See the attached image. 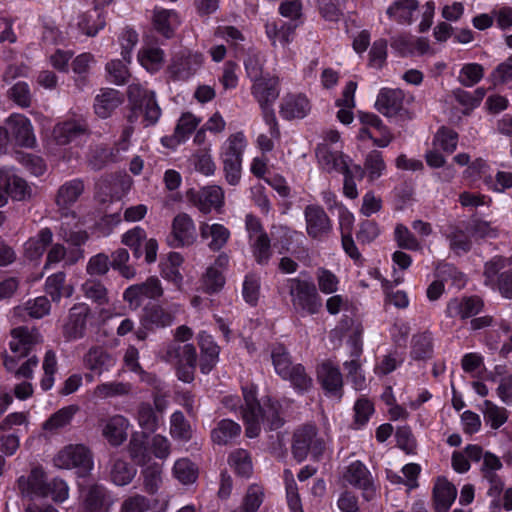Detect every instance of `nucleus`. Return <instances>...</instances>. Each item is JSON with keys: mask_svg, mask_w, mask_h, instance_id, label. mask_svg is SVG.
Masks as SVG:
<instances>
[{"mask_svg": "<svg viewBox=\"0 0 512 512\" xmlns=\"http://www.w3.org/2000/svg\"><path fill=\"white\" fill-rule=\"evenodd\" d=\"M243 398L245 407L242 408V417L248 438L257 437L261 432V425L269 430H277L284 425V411L279 401L268 399L260 405L254 386L243 388Z\"/></svg>", "mask_w": 512, "mask_h": 512, "instance_id": "f257e3e1", "label": "nucleus"}, {"mask_svg": "<svg viewBox=\"0 0 512 512\" xmlns=\"http://www.w3.org/2000/svg\"><path fill=\"white\" fill-rule=\"evenodd\" d=\"M157 357L175 368L180 381L191 383L194 380L198 355L193 344H181L178 341L166 342L160 347Z\"/></svg>", "mask_w": 512, "mask_h": 512, "instance_id": "f03ea898", "label": "nucleus"}, {"mask_svg": "<svg viewBox=\"0 0 512 512\" xmlns=\"http://www.w3.org/2000/svg\"><path fill=\"white\" fill-rule=\"evenodd\" d=\"M284 286L289 293L295 312L313 315L322 308V299L312 281L298 277L289 278Z\"/></svg>", "mask_w": 512, "mask_h": 512, "instance_id": "7ed1b4c3", "label": "nucleus"}, {"mask_svg": "<svg viewBox=\"0 0 512 512\" xmlns=\"http://www.w3.org/2000/svg\"><path fill=\"white\" fill-rule=\"evenodd\" d=\"M279 83L276 77H264L256 80L252 86V94L264 113V119L273 137H280V130L271 106L279 97Z\"/></svg>", "mask_w": 512, "mask_h": 512, "instance_id": "20e7f679", "label": "nucleus"}, {"mask_svg": "<svg viewBox=\"0 0 512 512\" xmlns=\"http://www.w3.org/2000/svg\"><path fill=\"white\" fill-rule=\"evenodd\" d=\"M324 450V440L314 425H303L294 432L292 454L298 462L304 461L309 455L318 460Z\"/></svg>", "mask_w": 512, "mask_h": 512, "instance_id": "39448f33", "label": "nucleus"}, {"mask_svg": "<svg viewBox=\"0 0 512 512\" xmlns=\"http://www.w3.org/2000/svg\"><path fill=\"white\" fill-rule=\"evenodd\" d=\"M512 265V257L495 256L485 264L484 283L497 290L504 298L512 299V268L500 272L506 266Z\"/></svg>", "mask_w": 512, "mask_h": 512, "instance_id": "423d86ee", "label": "nucleus"}, {"mask_svg": "<svg viewBox=\"0 0 512 512\" xmlns=\"http://www.w3.org/2000/svg\"><path fill=\"white\" fill-rule=\"evenodd\" d=\"M54 464L61 469L76 468L81 476H85L93 468L92 454L82 444H71L58 452L54 458Z\"/></svg>", "mask_w": 512, "mask_h": 512, "instance_id": "0eeeda50", "label": "nucleus"}, {"mask_svg": "<svg viewBox=\"0 0 512 512\" xmlns=\"http://www.w3.org/2000/svg\"><path fill=\"white\" fill-rule=\"evenodd\" d=\"M127 94L133 106L139 108L143 113L145 126H151L158 122L161 109L153 91H148L138 83H132L128 86Z\"/></svg>", "mask_w": 512, "mask_h": 512, "instance_id": "6e6552de", "label": "nucleus"}, {"mask_svg": "<svg viewBox=\"0 0 512 512\" xmlns=\"http://www.w3.org/2000/svg\"><path fill=\"white\" fill-rule=\"evenodd\" d=\"M197 240V231L192 217L185 213H178L172 220L171 232L167 237L168 245L172 248L188 247Z\"/></svg>", "mask_w": 512, "mask_h": 512, "instance_id": "1a4fd4ad", "label": "nucleus"}, {"mask_svg": "<svg viewBox=\"0 0 512 512\" xmlns=\"http://www.w3.org/2000/svg\"><path fill=\"white\" fill-rule=\"evenodd\" d=\"M307 235L315 240H323L332 232V221L323 207L310 204L304 209Z\"/></svg>", "mask_w": 512, "mask_h": 512, "instance_id": "9d476101", "label": "nucleus"}, {"mask_svg": "<svg viewBox=\"0 0 512 512\" xmlns=\"http://www.w3.org/2000/svg\"><path fill=\"white\" fill-rule=\"evenodd\" d=\"M343 478L348 484L361 489L365 500L370 501L375 498L376 487L374 481L371 473L362 462H352L347 467Z\"/></svg>", "mask_w": 512, "mask_h": 512, "instance_id": "9b49d317", "label": "nucleus"}, {"mask_svg": "<svg viewBox=\"0 0 512 512\" xmlns=\"http://www.w3.org/2000/svg\"><path fill=\"white\" fill-rule=\"evenodd\" d=\"M84 182L81 179H73L61 185L56 194V205L61 211L62 219L75 221L76 214L69 211V207L76 203L84 192Z\"/></svg>", "mask_w": 512, "mask_h": 512, "instance_id": "f8f14e48", "label": "nucleus"}, {"mask_svg": "<svg viewBox=\"0 0 512 512\" xmlns=\"http://www.w3.org/2000/svg\"><path fill=\"white\" fill-rule=\"evenodd\" d=\"M202 63L201 54L184 51L173 57L168 71L174 80H187L200 69Z\"/></svg>", "mask_w": 512, "mask_h": 512, "instance_id": "ddd939ff", "label": "nucleus"}, {"mask_svg": "<svg viewBox=\"0 0 512 512\" xmlns=\"http://www.w3.org/2000/svg\"><path fill=\"white\" fill-rule=\"evenodd\" d=\"M90 308L84 303L73 305L62 327V333L67 341L81 339L85 335L87 317Z\"/></svg>", "mask_w": 512, "mask_h": 512, "instance_id": "4468645a", "label": "nucleus"}, {"mask_svg": "<svg viewBox=\"0 0 512 512\" xmlns=\"http://www.w3.org/2000/svg\"><path fill=\"white\" fill-rule=\"evenodd\" d=\"M188 200L204 214L210 213L212 209H218L223 204L224 193L221 187L213 185L203 187L196 191H187Z\"/></svg>", "mask_w": 512, "mask_h": 512, "instance_id": "2eb2a0df", "label": "nucleus"}, {"mask_svg": "<svg viewBox=\"0 0 512 512\" xmlns=\"http://www.w3.org/2000/svg\"><path fill=\"white\" fill-rule=\"evenodd\" d=\"M42 342V336L36 328L26 326L11 330L10 349L19 358L28 356L33 347Z\"/></svg>", "mask_w": 512, "mask_h": 512, "instance_id": "dca6fc26", "label": "nucleus"}, {"mask_svg": "<svg viewBox=\"0 0 512 512\" xmlns=\"http://www.w3.org/2000/svg\"><path fill=\"white\" fill-rule=\"evenodd\" d=\"M317 380L325 392L341 398L343 394V377L340 369L330 361H325L317 367Z\"/></svg>", "mask_w": 512, "mask_h": 512, "instance_id": "f3484780", "label": "nucleus"}, {"mask_svg": "<svg viewBox=\"0 0 512 512\" xmlns=\"http://www.w3.org/2000/svg\"><path fill=\"white\" fill-rule=\"evenodd\" d=\"M82 363L86 370L101 376L115 365L116 359L104 347L94 345L83 355Z\"/></svg>", "mask_w": 512, "mask_h": 512, "instance_id": "a211bd4d", "label": "nucleus"}, {"mask_svg": "<svg viewBox=\"0 0 512 512\" xmlns=\"http://www.w3.org/2000/svg\"><path fill=\"white\" fill-rule=\"evenodd\" d=\"M6 126L10 137L19 146L32 147L35 142V135L30 120L21 114H12L6 120Z\"/></svg>", "mask_w": 512, "mask_h": 512, "instance_id": "6ab92c4d", "label": "nucleus"}, {"mask_svg": "<svg viewBox=\"0 0 512 512\" xmlns=\"http://www.w3.org/2000/svg\"><path fill=\"white\" fill-rule=\"evenodd\" d=\"M318 164L328 173L347 172L349 169L346 157L340 151H333L327 143L319 144L315 151Z\"/></svg>", "mask_w": 512, "mask_h": 512, "instance_id": "aec40b11", "label": "nucleus"}, {"mask_svg": "<svg viewBox=\"0 0 512 512\" xmlns=\"http://www.w3.org/2000/svg\"><path fill=\"white\" fill-rule=\"evenodd\" d=\"M404 105V93L400 89L382 88L375 102V108L386 117L400 114Z\"/></svg>", "mask_w": 512, "mask_h": 512, "instance_id": "412c9836", "label": "nucleus"}, {"mask_svg": "<svg viewBox=\"0 0 512 512\" xmlns=\"http://www.w3.org/2000/svg\"><path fill=\"white\" fill-rule=\"evenodd\" d=\"M87 133L88 124L82 118L63 121L53 129L54 139L60 145H66Z\"/></svg>", "mask_w": 512, "mask_h": 512, "instance_id": "4be33fe9", "label": "nucleus"}, {"mask_svg": "<svg viewBox=\"0 0 512 512\" xmlns=\"http://www.w3.org/2000/svg\"><path fill=\"white\" fill-rule=\"evenodd\" d=\"M311 110L308 98L303 94H288L283 97L280 105V115L287 120L302 119Z\"/></svg>", "mask_w": 512, "mask_h": 512, "instance_id": "5701e85b", "label": "nucleus"}, {"mask_svg": "<svg viewBox=\"0 0 512 512\" xmlns=\"http://www.w3.org/2000/svg\"><path fill=\"white\" fill-rule=\"evenodd\" d=\"M46 484L45 472L41 467H34L29 475H22L17 480V487L23 496L46 497Z\"/></svg>", "mask_w": 512, "mask_h": 512, "instance_id": "b1692460", "label": "nucleus"}, {"mask_svg": "<svg viewBox=\"0 0 512 512\" xmlns=\"http://www.w3.org/2000/svg\"><path fill=\"white\" fill-rule=\"evenodd\" d=\"M483 308V301L477 296L453 298L446 308L448 317H460L467 319L477 315Z\"/></svg>", "mask_w": 512, "mask_h": 512, "instance_id": "393cba45", "label": "nucleus"}, {"mask_svg": "<svg viewBox=\"0 0 512 512\" xmlns=\"http://www.w3.org/2000/svg\"><path fill=\"white\" fill-rule=\"evenodd\" d=\"M129 421L122 415H113L102 421V435L112 446H120L127 439Z\"/></svg>", "mask_w": 512, "mask_h": 512, "instance_id": "a878e982", "label": "nucleus"}, {"mask_svg": "<svg viewBox=\"0 0 512 512\" xmlns=\"http://www.w3.org/2000/svg\"><path fill=\"white\" fill-rule=\"evenodd\" d=\"M198 345L201 349L200 369L204 374L209 373L216 365L219 356V346L211 335L202 331L198 334Z\"/></svg>", "mask_w": 512, "mask_h": 512, "instance_id": "bb28decb", "label": "nucleus"}, {"mask_svg": "<svg viewBox=\"0 0 512 512\" xmlns=\"http://www.w3.org/2000/svg\"><path fill=\"white\" fill-rule=\"evenodd\" d=\"M51 304L46 296H39L33 300H28L24 305L17 306L13 310V316L19 319H25L29 316L33 319H40L50 313Z\"/></svg>", "mask_w": 512, "mask_h": 512, "instance_id": "cd10ccee", "label": "nucleus"}, {"mask_svg": "<svg viewBox=\"0 0 512 512\" xmlns=\"http://www.w3.org/2000/svg\"><path fill=\"white\" fill-rule=\"evenodd\" d=\"M123 102L121 93L115 89L105 88L95 97L94 110L101 118L109 117Z\"/></svg>", "mask_w": 512, "mask_h": 512, "instance_id": "c85d7f7f", "label": "nucleus"}, {"mask_svg": "<svg viewBox=\"0 0 512 512\" xmlns=\"http://www.w3.org/2000/svg\"><path fill=\"white\" fill-rule=\"evenodd\" d=\"M45 291L53 302L58 303L62 297L69 298L73 295L74 286L66 283L64 272H57L46 279Z\"/></svg>", "mask_w": 512, "mask_h": 512, "instance_id": "c756f323", "label": "nucleus"}, {"mask_svg": "<svg viewBox=\"0 0 512 512\" xmlns=\"http://www.w3.org/2000/svg\"><path fill=\"white\" fill-rule=\"evenodd\" d=\"M457 495L453 484L445 479H439L433 489L434 508L437 512H447Z\"/></svg>", "mask_w": 512, "mask_h": 512, "instance_id": "7c9ffc66", "label": "nucleus"}, {"mask_svg": "<svg viewBox=\"0 0 512 512\" xmlns=\"http://www.w3.org/2000/svg\"><path fill=\"white\" fill-rule=\"evenodd\" d=\"M241 426L230 419L220 420L211 431V439L214 444L227 445L240 436Z\"/></svg>", "mask_w": 512, "mask_h": 512, "instance_id": "2f4dec72", "label": "nucleus"}, {"mask_svg": "<svg viewBox=\"0 0 512 512\" xmlns=\"http://www.w3.org/2000/svg\"><path fill=\"white\" fill-rule=\"evenodd\" d=\"M184 262V258L177 252L168 254L165 261L161 262V276L173 283L177 289H181L183 283V275L180 272V267Z\"/></svg>", "mask_w": 512, "mask_h": 512, "instance_id": "473e14b6", "label": "nucleus"}, {"mask_svg": "<svg viewBox=\"0 0 512 512\" xmlns=\"http://www.w3.org/2000/svg\"><path fill=\"white\" fill-rule=\"evenodd\" d=\"M200 234L203 239H211L208 247L213 251H218L227 243L230 232L222 224L202 223L200 225Z\"/></svg>", "mask_w": 512, "mask_h": 512, "instance_id": "72a5a7b5", "label": "nucleus"}, {"mask_svg": "<svg viewBox=\"0 0 512 512\" xmlns=\"http://www.w3.org/2000/svg\"><path fill=\"white\" fill-rule=\"evenodd\" d=\"M247 146L243 132L231 134L222 145L221 159L242 162V155Z\"/></svg>", "mask_w": 512, "mask_h": 512, "instance_id": "f704fd0d", "label": "nucleus"}, {"mask_svg": "<svg viewBox=\"0 0 512 512\" xmlns=\"http://www.w3.org/2000/svg\"><path fill=\"white\" fill-rule=\"evenodd\" d=\"M178 24V16L173 10L155 8L153 11L154 28L165 38H171Z\"/></svg>", "mask_w": 512, "mask_h": 512, "instance_id": "c9c22d12", "label": "nucleus"}, {"mask_svg": "<svg viewBox=\"0 0 512 512\" xmlns=\"http://www.w3.org/2000/svg\"><path fill=\"white\" fill-rule=\"evenodd\" d=\"M105 25V18L97 7L83 13L78 22L79 29L89 37L95 36Z\"/></svg>", "mask_w": 512, "mask_h": 512, "instance_id": "e433bc0d", "label": "nucleus"}, {"mask_svg": "<svg viewBox=\"0 0 512 512\" xmlns=\"http://www.w3.org/2000/svg\"><path fill=\"white\" fill-rule=\"evenodd\" d=\"M417 9V0H396L388 7L387 15L400 24H411L412 15Z\"/></svg>", "mask_w": 512, "mask_h": 512, "instance_id": "4c0bfd02", "label": "nucleus"}, {"mask_svg": "<svg viewBox=\"0 0 512 512\" xmlns=\"http://www.w3.org/2000/svg\"><path fill=\"white\" fill-rule=\"evenodd\" d=\"M132 386L127 382H105L98 384L92 391V395L95 399L105 400L113 397L126 396L130 394Z\"/></svg>", "mask_w": 512, "mask_h": 512, "instance_id": "58836bf2", "label": "nucleus"}, {"mask_svg": "<svg viewBox=\"0 0 512 512\" xmlns=\"http://www.w3.org/2000/svg\"><path fill=\"white\" fill-rule=\"evenodd\" d=\"M443 235L449 241V247L454 253L459 255L470 251L472 242L462 228L449 225Z\"/></svg>", "mask_w": 512, "mask_h": 512, "instance_id": "ea45409f", "label": "nucleus"}, {"mask_svg": "<svg viewBox=\"0 0 512 512\" xmlns=\"http://www.w3.org/2000/svg\"><path fill=\"white\" fill-rule=\"evenodd\" d=\"M53 233L50 228L41 229L35 237L30 238L25 243V253L29 259H37L46 250V247L51 244Z\"/></svg>", "mask_w": 512, "mask_h": 512, "instance_id": "a19ab883", "label": "nucleus"}, {"mask_svg": "<svg viewBox=\"0 0 512 512\" xmlns=\"http://www.w3.org/2000/svg\"><path fill=\"white\" fill-rule=\"evenodd\" d=\"M266 34L272 41L273 45L279 43L280 45L288 44L294 35L296 26L287 23L268 22L265 26Z\"/></svg>", "mask_w": 512, "mask_h": 512, "instance_id": "79ce46f5", "label": "nucleus"}, {"mask_svg": "<svg viewBox=\"0 0 512 512\" xmlns=\"http://www.w3.org/2000/svg\"><path fill=\"white\" fill-rule=\"evenodd\" d=\"M77 405H69L61 408L52 414L44 423L43 429L46 431L54 432L70 424L74 415L78 412Z\"/></svg>", "mask_w": 512, "mask_h": 512, "instance_id": "37998d69", "label": "nucleus"}, {"mask_svg": "<svg viewBox=\"0 0 512 512\" xmlns=\"http://www.w3.org/2000/svg\"><path fill=\"white\" fill-rule=\"evenodd\" d=\"M136 475V469L120 458L112 459L110 478L118 486L129 484Z\"/></svg>", "mask_w": 512, "mask_h": 512, "instance_id": "c03bdc74", "label": "nucleus"}, {"mask_svg": "<svg viewBox=\"0 0 512 512\" xmlns=\"http://www.w3.org/2000/svg\"><path fill=\"white\" fill-rule=\"evenodd\" d=\"M432 353V336L429 332H423L413 336L411 350V356L413 359H428L432 356Z\"/></svg>", "mask_w": 512, "mask_h": 512, "instance_id": "a18cd8bd", "label": "nucleus"}, {"mask_svg": "<svg viewBox=\"0 0 512 512\" xmlns=\"http://www.w3.org/2000/svg\"><path fill=\"white\" fill-rule=\"evenodd\" d=\"M72 226L78 228V221L75 219H62L59 235L60 237L72 245L80 246L88 239V234L83 230H73Z\"/></svg>", "mask_w": 512, "mask_h": 512, "instance_id": "49530a36", "label": "nucleus"}, {"mask_svg": "<svg viewBox=\"0 0 512 512\" xmlns=\"http://www.w3.org/2000/svg\"><path fill=\"white\" fill-rule=\"evenodd\" d=\"M364 166L370 182H374L380 178L386 170L382 153L378 150H372L366 155Z\"/></svg>", "mask_w": 512, "mask_h": 512, "instance_id": "de8ad7c7", "label": "nucleus"}, {"mask_svg": "<svg viewBox=\"0 0 512 512\" xmlns=\"http://www.w3.org/2000/svg\"><path fill=\"white\" fill-rule=\"evenodd\" d=\"M251 241V248L256 262L260 265H265L269 262L271 251V240L268 234H259Z\"/></svg>", "mask_w": 512, "mask_h": 512, "instance_id": "09e8293b", "label": "nucleus"}, {"mask_svg": "<svg viewBox=\"0 0 512 512\" xmlns=\"http://www.w3.org/2000/svg\"><path fill=\"white\" fill-rule=\"evenodd\" d=\"M128 452L137 465L143 466L150 460L144 436L133 434L128 444Z\"/></svg>", "mask_w": 512, "mask_h": 512, "instance_id": "8fccbe9b", "label": "nucleus"}, {"mask_svg": "<svg viewBox=\"0 0 512 512\" xmlns=\"http://www.w3.org/2000/svg\"><path fill=\"white\" fill-rule=\"evenodd\" d=\"M272 363L276 373L283 379L289 375L293 364L287 349L283 345L273 347L271 351Z\"/></svg>", "mask_w": 512, "mask_h": 512, "instance_id": "3c124183", "label": "nucleus"}, {"mask_svg": "<svg viewBox=\"0 0 512 512\" xmlns=\"http://www.w3.org/2000/svg\"><path fill=\"white\" fill-rule=\"evenodd\" d=\"M138 59L148 71H157L164 62V52L157 47H145L139 52Z\"/></svg>", "mask_w": 512, "mask_h": 512, "instance_id": "603ef678", "label": "nucleus"}, {"mask_svg": "<svg viewBox=\"0 0 512 512\" xmlns=\"http://www.w3.org/2000/svg\"><path fill=\"white\" fill-rule=\"evenodd\" d=\"M173 319L172 313L159 305H153L145 309L144 321L147 326L166 327L172 324Z\"/></svg>", "mask_w": 512, "mask_h": 512, "instance_id": "864d4df0", "label": "nucleus"}, {"mask_svg": "<svg viewBox=\"0 0 512 512\" xmlns=\"http://www.w3.org/2000/svg\"><path fill=\"white\" fill-rule=\"evenodd\" d=\"M117 161V153L114 149L107 146H96L90 155L89 166L91 169L97 171L104 168L108 163Z\"/></svg>", "mask_w": 512, "mask_h": 512, "instance_id": "5fc2aeb1", "label": "nucleus"}, {"mask_svg": "<svg viewBox=\"0 0 512 512\" xmlns=\"http://www.w3.org/2000/svg\"><path fill=\"white\" fill-rule=\"evenodd\" d=\"M229 464L242 477H248L252 472V461L248 451L237 449L229 456Z\"/></svg>", "mask_w": 512, "mask_h": 512, "instance_id": "6e6d98bb", "label": "nucleus"}, {"mask_svg": "<svg viewBox=\"0 0 512 512\" xmlns=\"http://www.w3.org/2000/svg\"><path fill=\"white\" fill-rule=\"evenodd\" d=\"M200 120L191 113H184L175 127L173 140L174 144H180L199 125Z\"/></svg>", "mask_w": 512, "mask_h": 512, "instance_id": "4d7b16f0", "label": "nucleus"}, {"mask_svg": "<svg viewBox=\"0 0 512 512\" xmlns=\"http://www.w3.org/2000/svg\"><path fill=\"white\" fill-rule=\"evenodd\" d=\"M84 503L86 509L90 512L101 511L106 505H109L106 490L98 485L90 487Z\"/></svg>", "mask_w": 512, "mask_h": 512, "instance_id": "13d9d810", "label": "nucleus"}, {"mask_svg": "<svg viewBox=\"0 0 512 512\" xmlns=\"http://www.w3.org/2000/svg\"><path fill=\"white\" fill-rule=\"evenodd\" d=\"M86 298L99 305L108 303V292L106 287L98 280L88 279L81 287Z\"/></svg>", "mask_w": 512, "mask_h": 512, "instance_id": "bf43d9fd", "label": "nucleus"}, {"mask_svg": "<svg viewBox=\"0 0 512 512\" xmlns=\"http://www.w3.org/2000/svg\"><path fill=\"white\" fill-rule=\"evenodd\" d=\"M137 421L142 429L154 432L158 427L159 417L154 412L151 404L140 403L137 407Z\"/></svg>", "mask_w": 512, "mask_h": 512, "instance_id": "052dcab7", "label": "nucleus"}, {"mask_svg": "<svg viewBox=\"0 0 512 512\" xmlns=\"http://www.w3.org/2000/svg\"><path fill=\"white\" fill-rule=\"evenodd\" d=\"M394 239L401 249L418 251L421 244L413 233L403 224H397L394 231Z\"/></svg>", "mask_w": 512, "mask_h": 512, "instance_id": "680f3d73", "label": "nucleus"}, {"mask_svg": "<svg viewBox=\"0 0 512 512\" xmlns=\"http://www.w3.org/2000/svg\"><path fill=\"white\" fill-rule=\"evenodd\" d=\"M289 375L284 380H289L292 386L298 391H307L312 386V378L306 373L305 368L301 364H295L291 368Z\"/></svg>", "mask_w": 512, "mask_h": 512, "instance_id": "e2e57ef3", "label": "nucleus"}, {"mask_svg": "<svg viewBox=\"0 0 512 512\" xmlns=\"http://www.w3.org/2000/svg\"><path fill=\"white\" fill-rule=\"evenodd\" d=\"M170 434L173 438L187 441L191 438V427L182 412H174L171 416Z\"/></svg>", "mask_w": 512, "mask_h": 512, "instance_id": "0e129e2a", "label": "nucleus"}, {"mask_svg": "<svg viewBox=\"0 0 512 512\" xmlns=\"http://www.w3.org/2000/svg\"><path fill=\"white\" fill-rule=\"evenodd\" d=\"M9 196L14 200L24 201L32 196V188L21 177L9 173Z\"/></svg>", "mask_w": 512, "mask_h": 512, "instance_id": "69168bd1", "label": "nucleus"}, {"mask_svg": "<svg viewBox=\"0 0 512 512\" xmlns=\"http://www.w3.org/2000/svg\"><path fill=\"white\" fill-rule=\"evenodd\" d=\"M263 499V488L256 484L250 485L243 499L242 512H256L261 506Z\"/></svg>", "mask_w": 512, "mask_h": 512, "instance_id": "338daca9", "label": "nucleus"}, {"mask_svg": "<svg viewBox=\"0 0 512 512\" xmlns=\"http://www.w3.org/2000/svg\"><path fill=\"white\" fill-rule=\"evenodd\" d=\"M484 419L490 424L491 428L498 429L507 420V411L505 408L498 407L489 400L484 401Z\"/></svg>", "mask_w": 512, "mask_h": 512, "instance_id": "774afa93", "label": "nucleus"}]
</instances>
